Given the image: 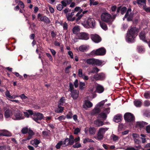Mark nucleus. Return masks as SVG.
Returning a JSON list of instances; mask_svg holds the SVG:
<instances>
[{"label": "nucleus", "instance_id": "51", "mask_svg": "<svg viewBox=\"0 0 150 150\" xmlns=\"http://www.w3.org/2000/svg\"><path fill=\"white\" fill-rule=\"evenodd\" d=\"M3 131H4V132L0 133V136H8L7 134V131L6 130H3Z\"/></svg>", "mask_w": 150, "mask_h": 150}, {"label": "nucleus", "instance_id": "6", "mask_svg": "<svg viewBox=\"0 0 150 150\" xmlns=\"http://www.w3.org/2000/svg\"><path fill=\"white\" fill-rule=\"evenodd\" d=\"M43 115L40 113H37L34 114L32 117L33 119L38 123H40V121L43 117Z\"/></svg>", "mask_w": 150, "mask_h": 150}, {"label": "nucleus", "instance_id": "61", "mask_svg": "<svg viewBox=\"0 0 150 150\" xmlns=\"http://www.w3.org/2000/svg\"><path fill=\"white\" fill-rule=\"evenodd\" d=\"M71 68V65H70L66 68L65 72L66 73H68L69 71V69Z\"/></svg>", "mask_w": 150, "mask_h": 150}, {"label": "nucleus", "instance_id": "4", "mask_svg": "<svg viewBox=\"0 0 150 150\" xmlns=\"http://www.w3.org/2000/svg\"><path fill=\"white\" fill-rule=\"evenodd\" d=\"M105 49L103 47L99 48L96 50H93L91 53L92 55H103L106 53Z\"/></svg>", "mask_w": 150, "mask_h": 150}, {"label": "nucleus", "instance_id": "3", "mask_svg": "<svg viewBox=\"0 0 150 150\" xmlns=\"http://www.w3.org/2000/svg\"><path fill=\"white\" fill-rule=\"evenodd\" d=\"M83 26L86 28H95L96 26L95 20L93 18H88L86 22V23L84 24Z\"/></svg>", "mask_w": 150, "mask_h": 150}, {"label": "nucleus", "instance_id": "57", "mask_svg": "<svg viewBox=\"0 0 150 150\" xmlns=\"http://www.w3.org/2000/svg\"><path fill=\"white\" fill-rule=\"evenodd\" d=\"M143 8L146 12L150 13V7H146L145 6H143Z\"/></svg>", "mask_w": 150, "mask_h": 150}, {"label": "nucleus", "instance_id": "44", "mask_svg": "<svg viewBox=\"0 0 150 150\" xmlns=\"http://www.w3.org/2000/svg\"><path fill=\"white\" fill-rule=\"evenodd\" d=\"M144 96L146 99L150 98V92L146 91L144 94Z\"/></svg>", "mask_w": 150, "mask_h": 150}, {"label": "nucleus", "instance_id": "41", "mask_svg": "<svg viewBox=\"0 0 150 150\" xmlns=\"http://www.w3.org/2000/svg\"><path fill=\"white\" fill-rule=\"evenodd\" d=\"M102 63V61L98 59H94V64L99 66L101 65Z\"/></svg>", "mask_w": 150, "mask_h": 150}, {"label": "nucleus", "instance_id": "32", "mask_svg": "<svg viewBox=\"0 0 150 150\" xmlns=\"http://www.w3.org/2000/svg\"><path fill=\"white\" fill-rule=\"evenodd\" d=\"M147 125L148 123L143 121L139 122H137V125L139 126L140 127H144V126Z\"/></svg>", "mask_w": 150, "mask_h": 150}, {"label": "nucleus", "instance_id": "25", "mask_svg": "<svg viewBox=\"0 0 150 150\" xmlns=\"http://www.w3.org/2000/svg\"><path fill=\"white\" fill-rule=\"evenodd\" d=\"M28 136L27 138V139L29 140L33 137V136L34 134V133L32 130L29 129L28 132Z\"/></svg>", "mask_w": 150, "mask_h": 150}, {"label": "nucleus", "instance_id": "2", "mask_svg": "<svg viewBox=\"0 0 150 150\" xmlns=\"http://www.w3.org/2000/svg\"><path fill=\"white\" fill-rule=\"evenodd\" d=\"M101 18L102 21L108 23L109 25L112 24L113 22L111 15L107 12L103 13L101 15Z\"/></svg>", "mask_w": 150, "mask_h": 150}, {"label": "nucleus", "instance_id": "46", "mask_svg": "<svg viewBox=\"0 0 150 150\" xmlns=\"http://www.w3.org/2000/svg\"><path fill=\"white\" fill-rule=\"evenodd\" d=\"M66 117L65 116L62 115L60 116H59L57 118H55V120H58L59 121H61L62 120H64L66 119Z\"/></svg>", "mask_w": 150, "mask_h": 150}, {"label": "nucleus", "instance_id": "33", "mask_svg": "<svg viewBox=\"0 0 150 150\" xmlns=\"http://www.w3.org/2000/svg\"><path fill=\"white\" fill-rule=\"evenodd\" d=\"M65 99L64 97H62L59 101L58 105H63L65 103Z\"/></svg>", "mask_w": 150, "mask_h": 150}, {"label": "nucleus", "instance_id": "49", "mask_svg": "<svg viewBox=\"0 0 150 150\" xmlns=\"http://www.w3.org/2000/svg\"><path fill=\"white\" fill-rule=\"evenodd\" d=\"M73 114L71 112H69L66 115L67 118L68 119H71L72 118Z\"/></svg>", "mask_w": 150, "mask_h": 150}, {"label": "nucleus", "instance_id": "53", "mask_svg": "<svg viewBox=\"0 0 150 150\" xmlns=\"http://www.w3.org/2000/svg\"><path fill=\"white\" fill-rule=\"evenodd\" d=\"M63 8V7L61 4H58L57 6V9L59 11H61Z\"/></svg>", "mask_w": 150, "mask_h": 150}, {"label": "nucleus", "instance_id": "38", "mask_svg": "<svg viewBox=\"0 0 150 150\" xmlns=\"http://www.w3.org/2000/svg\"><path fill=\"white\" fill-rule=\"evenodd\" d=\"M99 116L103 119L104 120L106 118L107 115V114L105 112H101L99 115Z\"/></svg>", "mask_w": 150, "mask_h": 150}, {"label": "nucleus", "instance_id": "29", "mask_svg": "<svg viewBox=\"0 0 150 150\" xmlns=\"http://www.w3.org/2000/svg\"><path fill=\"white\" fill-rule=\"evenodd\" d=\"M85 105H86L87 108H91L93 106L92 103L90 101L87 100L85 101ZM84 107H85V105H83Z\"/></svg>", "mask_w": 150, "mask_h": 150}, {"label": "nucleus", "instance_id": "37", "mask_svg": "<svg viewBox=\"0 0 150 150\" xmlns=\"http://www.w3.org/2000/svg\"><path fill=\"white\" fill-rule=\"evenodd\" d=\"M60 105H58V108L57 109L56 112L57 113H62L64 110V108L62 106H60Z\"/></svg>", "mask_w": 150, "mask_h": 150}, {"label": "nucleus", "instance_id": "42", "mask_svg": "<svg viewBox=\"0 0 150 150\" xmlns=\"http://www.w3.org/2000/svg\"><path fill=\"white\" fill-rule=\"evenodd\" d=\"M88 142H94L93 140L90 139L88 138H86L84 139L83 142V143L84 144H85Z\"/></svg>", "mask_w": 150, "mask_h": 150}, {"label": "nucleus", "instance_id": "40", "mask_svg": "<svg viewBox=\"0 0 150 150\" xmlns=\"http://www.w3.org/2000/svg\"><path fill=\"white\" fill-rule=\"evenodd\" d=\"M137 50L139 52L142 53L144 51V49L142 46H138L137 47Z\"/></svg>", "mask_w": 150, "mask_h": 150}, {"label": "nucleus", "instance_id": "45", "mask_svg": "<svg viewBox=\"0 0 150 150\" xmlns=\"http://www.w3.org/2000/svg\"><path fill=\"white\" fill-rule=\"evenodd\" d=\"M99 69L97 67H95L93 68L90 72L92 73H97L99 71Z\"/></svg>", "mask_w": 150, "mask_h": 150}, {"label": "nucleus", "instance_id": "16", "mask_svg": "<svg viewBox=\"0 0 150 150\" xmlns=\"http://www.w3.org/2000/svg\"><path fill=\"white\" fill-rule=\"evenodd\" d=\"M40 21L44 22L46 23H50V19L46 16L40 17Z\"/></svg>", "mask_w": 150, "mask_h": 150}, {"label": "nucleus", "instance_id": "9", "mask_svg": "<svg viewBox=\"0 0 150 150\" xmlns=\"http://www.w3.org/2000/svg\"><path fill=\"white\" fill-rule=\"evenodd\" d=\"M78 38L80 39L87 40L89 38V37L88 34L85 33H81L79 34Z\"/></svg>", "mask_w": 150, "mask_h": 150}, {"label": "nucleus", "instance_id": "17", "mask_svg": "<svg viewBox=\"0 0 150 150\" xmlns=\"http://www.w3.org/2000/svg\"><path fill=\"white\" fill-rule=\"evenodd\" d=\"M120 10L121 14L123 15L126 12L127 10V8L126 7H124L121 9V7L120 6L117 8V13H118L119 12Z\"/></svg>", "mask_w": 150, "mask_h": 150}, {"label": "nucleus", "instance_id": "47", "mask_svg": "<svg viewBox=\"0 0 150 150\" xmlns=\"http://www.w3.org/2000/svg\"><path fill=\"white\" fill-rule=\"evenodd\" d=\"M62 146V141H60L56 145V147L57 149H59L60 148L61 146Z\"/></svg>", "mask_w": 150, "mask_h": 150}, {"label": "nucleus", "instance_id": "5", "mask_svg": "<svg viewBox=\"0 0 150 150\" xmlns=\"http://www.w3.org/2000/svg\"><path fill=\"white\" fill-rule=\"evenodd\" d=\"M24 118L22 112L20 110H17L15 112L14 116L12 118L15 120H20L23 119Z\"/></svg>", "mask_w": 150, "mask_h": 150}, {"label": "nucleus", "instance_id": "7", "mask_svg": "<svg viewBox=\"0 0 150 150\" xmlns=\"http://www.w3.org/2000/svg\"><path fill=\"white\" fill-rule=\"evenodd\" d=\"M125 120L126 122H133L134 120V115L129 112L126 113L124 115Z\"/></svg>", "mask_w": 150, "mask_h": 150}, {"label": "nucleus", "instance_id": "64", "mask_svg": "<svg viewBox=\"0 0 150 150\" xmlns=\"http://www.w3.org/2000/svg\"><path fill=\"white\" fill-rule=\"evenodd\" d=\"M49 132L43 131L42 132V135L44 136L47 137L48 136Z\"/></svg>", "mask_w": 150, "mask_h": 150}, {"label": "nucleus", "instance_id": "12", "mask_svg": "<svg viewBox=\"0 0 150 150\" xmlns=\"http://www.w3.org/2000/svg\"><path fill=\"white\" fill-rule=\"evenodd\" d=\"M71 97L74 99H76L78 97L79 91L76 90H74L71 91Z\"/></svg>", "mask_w": 150, "mask_h": 150}, {"label": "nucleus", "instance_id": "54", "mask_svg": "<svg viewBox=\"0 0 150 150\" xmlns=\"http://www.w3.org/2000/svg\"><path fill=\"white\" fill-rule=\"evenodd\" d=\"M82 70L81 69H79L78 71V76L80 77H83Z\"/></svg>", "mask_w": 150, "mask_h": 150}, {"label": "nucleus", "instance_id": "58", "mask_svg": "<svg viewBox=\"0 0 150 150\" xmlns=\"http://www.w3.org/2000/svg\"><path fill=\"white\" fill-rule=\"evenodd\" d=\"M104 104V101H102L98 103L96 105L97 106H98L100 108L103 106Z\"/></svg>", "mask_w": 150, "mask_h": 150}, {"label": "nucleus", "instance_id": "18", "mask_svg": "<svg viewBox=\"0 0 150 150\" xmlns=\"http://www.w3.org/2000/svg\"><path fill=\"white\" fill-rule=\"evenodd\" d=\"M31 144L36 147L38 146V145L40 143V141L37 139H35L30 142Z\"/></svg>", "mask_w": 150, "mask_h": 150}, {"label": "nucleus", "instance_id": "43", "mask_svg": "<svg viewBox=\"0 0 150 150\" xmlns=\"http://www.w3.org/2000/svg\"><path fill=\"white\" fill-rule=\"evenodd\" d=\"M103 134L101 133L98 131V133L97 138L98 140H101L103 139Z\"/></svg>", "mask_w": 150, "mask_h": 150}, {"label": "nucleus", "instance_id": "20", "mask_svg": "<svg viewBox=\"0 0 150 150\" xmlns=\"http://www.w3.org/2000/svg\"><path fill=\"white\" fill-rule=\"evenodd\" d=\"M88 130L90 134L91 135L94 134L96 131L95 128L93 127H90L88 129Z\"/></svg>", "mask_w": 150, "mask_h": 150}, {"label": "nucleus", "instance_id": "62", "mask_svg": "<svg viewBox=\"0 0 150 150\" xmlns=\"http://www.w3.org/2000/svg\"><path fill=\"white\" fill-rule=\"evenodd\" d=\"M63 26L64 30H67V29L68 25L66 22H64Z\"/></svg>", "mask_w": 150, "mask_h": 150}, {"label": "nucleus", "instance_id": "63", "mask_svg": "<svg viewBox=\"0 0 150 150\" xmlns=\"http://www.w3.org/2000/svg\"><path fill=\"white\" fill-rule=\"evenodd\" d=\"M5 94L7 97L10 98L11 95H10V92L8 90H7L6 91Z\"/></svg>", "mask_w": 150, "mask_h": 150}, {"label": "nucleus", "instance_id": "56", "mask_svg": "<svg viewBox=\"0 0 150 150\" xmlns=\"http://www.w3.org/2000/svg\"><path fill=\"white\" fill-rule=\"evenodd\" d=\"M80 132V129L79 128H76L75 129L74 134L76 135L78 134Z\"/></svg>", "mask_w": 150, "mask_h": 150}, {"label": "nucleus", "instance_id": "13", "mask_svg": "<svg viewBox=\"0 0 150 150\" xmlns=\"http://www.w3.org/2000/svg\"><path fill=\"white\" fill-rule=\"evenodd\" d=\"M73 144L72 142L71 141V139L68 138L66 139L64 142L62 141V147H65L69 145H72Z\"/></svg>", "mask_w": 150, "mask_h": 150}, {"label": "nucleus", "instance_id": "55", "mask_svg": "<svg viewBox=\"0 0 150 150\" xmlns=\"http://www.w3.org/2000/svg\"><path fill=\"white\" fill-rule=\"evenodd\" d=\"M150 105V102L147 100H145L144 102V105L145 106H148Z\"/></svg>", "mask_w": 150, "mask_h": 150}, {"label": "nucleus", "instance_id": "39", "mask_svg": "<svg viewBox=\"0 0 150 150\" xmlns=\"http://www.w3.org/2000/svg\"><path fill=\"white\" fill-rule=\"evenodd\" d=\"M100 111V108L96 105L93 110V112L94 114H95L99 113Z\"/></svg>", "mask_w": 150, "mask_h": 150}, {"label": "nucleus", "instance_id": "1", "mask_svg": "<svg viewBox=\"0 0 150 150\" xmlns=\"http://www.w3.org/2000/svg\"><path fill=\"white\" fill-rule=\"evenodd\" d=\"M137 32V29L136 27L131 28L128 29L126 38V41L129 42H134L136 36Z\"/></svg>", "mask_w": 150, "mask_h": 150}, {"label": "nucleus", "instance_id": "22", "mask_svg": "<svg viewBox=\"0 0 150 150\" xmlns=\"http://www.w3.org/2000/svg\"><path fill=\"white\" fill-rule=\"evenodd\" d=\"M24 115L27 117H29L30 115H32L33 114L32 111L31 110H28L26 111L23 112Z\"/></svg>", "mask_w": 150, "mask_h": 150}, {"label": "nucleus", "instance_id": "35", "mask_svg": "<svg viewBox=\"0 0 150 150\" xmlns=\"http://www.w3.org/2000/svg\"><path fill=\"white\" fill-rule=\"evenodd\" d=\"M131 12V11L129 13V14L127 15V20L128 21H132L133 19V14Z\"/></svg>", "mask_w": 150, "mask_h": 150}, {"label": "nucleus", "instance_id": "50", "mask_svg": "<svg viewBox=\"0 0 150 150\" xmlns=\"http://www.w3.org/2000/svg\"><path fill=\"white\" fill-rule=\"evenodd\" d=\"M85 86V83L82 82H80L79 84V87L80 89H83L84 88Z\"/></svg>", "mask_w": 150, "mask_h": 150}, {"label": "nucleus", "instance_id": "34", "mask_svg": "<svg viewBox=\"0 0 150 150\" xmlns=\"http://www.w3.org/2000/svg\"><path fill=\"white\" fill-rule=\"evenodd\" d=\"M111 137H112L113 141L115 142H117L120 138L118 136H116L114 134H112L111 135Z\"/></svg>", "mask_w": 150, "mask_h": 150}, {"label": "nucleus", "instance_id": "60", "mask_svg": "<svg viewBox=\"0 0 150 150\" xmlns=\"http://www.w3.org/2000/svg\"><path fill=\"white\" fill-rule=\"evenodd\" d=\"M73 147L74 148H78L81 146V144L79 143H76L73 145Z\"/></svg>", "mask_w": 150, "mask_h": 150}, {"label": "nucleus", "instance_id": "11", "mask_svg": "<svg viewBox=\"0 0 150 150\" xmlns=\"http://www.w3.org/2000/svg\"><path fill=\"white\" fill-rule=\"evenodd\" d=\"M13 115V113L11 110H7L4 112V117L6 119L11 117Z\"/></svg>", "mask_w": 150, "mask_h": 150}, {"label": "nucleus", "instance_id": "48", "mask_svg": "<svg viewBox=\"0 0 150 150\" xmlns=\"http://www.w3.org/2000/svg\"><path fill=\"white\" fill-rule=\"evenodd\" d=\"M28 132V128L26 127L23 128L21 130V132L23 134H26Z\"/></svg>", "mask_w": 150, "mask_h": 150}, {"label": "nucleus", "instance_id": "23", "mask_svg": "<svg viewBox=\"0 0 150 150\" xmlns=\"http://www.w3.org/2000/svg\"><path fill=\"white\" fill-rule=\"evenodd\" d=\"M96 91L98 93H101L104 91V88L102 86L98 85L96 88Z\"/></svg>", "mask_w": 150, "mask_h": 150}, {"label": "nucleus", "instance_id": "36", "mask_svg": "<svg viewBox=\"0 0 150 150\" xmlns=\"http://www.w3.org/2000/svg\"><path fill=\"white\" fill-rule=\"evenodd\" d=\"M86 62L89 64H94V59L91 58L88 59L86 60Z\"/></svg>", "mask_w": 150, "mask_h": 150}, {"label": "nucleus", "instance_id": "19", "mask_svg": "<svg viewBox=\"0 0 150 150\" xmlns=\"http://www.w3.org/2000/svg\"><path fill=\"white\" fill-rule=\"evenodd\" d=\"M134 103L135 105L137 107H140L142 105V102L141 100H135Z\"/></svg>", "mask_w": 150, "mask_h": 150}, {"label": "nucleus", "instance_id": "28", "mask_svg": "<svg viewBox=\"0 0 150 150\" xmlns=\"http://www.w3.org/2000/svg\"><path fill=\"white\" fill-rule=\"evenodd\" d=\"M100 25L101 28L105 30H108V27L106 24L103 22H100Z\"/></svg>", "mask_w": 150, "mask_h": 150}, {"label": "nucleus", "instance_id": "27", "mask_svg": "<svg viewBox=\"0 0 150 150\" xmlns=\"http://www.w3.org/2000/svg\"><path fill=\"white\" fill-rule=\"evenodd\" d=\"M66 17L67 20L69 21H73L75 20V17H72V16L70 15H69V13L67 14L66 15Z\"/></svg>", "mask_w": 150, "mask_h": 150}, {"label": "nucleus", "instance_id": "10", "mask_svg": "<svg viewBox=\"0 0 150 150\" xmlns=\"http://www.w3.org/2000/svg\"><path fill=\"white\" fill-rule=\"evenodd\" d=\"M105 77V75L103 73L97 74L93 76L94 78L96 80H103Z\"/></svg>", "mask_w": 150, "mask_h": 150}, {"label": "nucleus", "instance_id": "59", "mask_svg": "<svg viewBox=\"0 0 150 150\" xmlns=\"http://www.w3.org/2000/svg\"><path fill=\"white\" fill-rule=\"evenodd\" d=\"M145 129L147 133L150 134V125L147 126Z\"/></svg>", "mask_w": 150, "mask_h": 150}, {"label": "nucleus", "instance_id": "24", "mask_svg": "<svg viewBox=\"0 0 150 150\" xmlns=\"http://www.w3.org/2000/svg\"><path fill=\"white\" fill-rule=\"evenodd\" d=\"M146 0H137V2L139 6L143 5V6L146 5Z\"/></svg>", "mask_w": 150, "mask_h": 150}, {"label": "nucleus", "instance_id": "30", "mask_svg": "<svg viewBox=\"0 0 150 150\" xmlns=\"http://www.w3.org/2000/svg\"><path fill=\"white\" fill-rule=\"evenodd\" d=\"M79 50L81 52H84L87 50V47L86 45H82L79 47Z\"/></svg>", "mask_w": 150, "mask_h": 150}, {"label": "nucleus", "instance_id": "31", "mask_svg": "<svg viewBox=\"0 0 150 150\" xmlns=\"http://www.w3.org/2000/svg\"><path fill=\"white\" fill-rule=\"evenodd\" d=\"M79 30L80 29L78 26L74 27L72 29L73 33L76 34H77L79 32Z\"/></svg>", "mask_w": 150, "mask_h": 150}, {"label": "nucleus", "instance_id": "8", "mask_svg": "<svg viewBox=\"0 0 150 150\" xmlns=\"http://www.w3.org/2000/svg\"><path fill=\"white\" fill-rule=\"evenodd\" d=\"M91 40L96 43H98L101 41V38L97 34H91Z\"/></svg>", "mask_w": 150, "mask_h": 150}, {"label": "nucleus", "instance_id": "52", "mask_svg": "<svg viewBox=\"0 0 150 150\" xmlns=\"http://www.w3.org/2000/svg\"><path fill=\"white\" fill-rule=\"evenodd\" d=\"M132 10L131 8L128 9L127 12L126 13V14L125 16V17L123 18V20H124L125 19V18H127V15L129 14V12H130Z\"/></svg>", "mask_w": 150, "mask_h": 150}, {"label": "nucleus", "instance_id": "15", "mask_svg": "<svg viewBox=\"0 0 150 150\" xmlns=\"http://www.w3.org/2000/svg\"><path fill=\"white\" fill-rule=\"evenodd\" d=\"M122 119V116L118 114L114 116L113 120L116 122H120Z\"/></svg>", "mask_w": 150, "mask_h": 150}, {"label": "nucleus", "instance_id": "26", "mask_svg": "<svg viewBox=\"0 0 150 150\" xmlns=\"http://www.w3.org/2000/svg\"><path fill=\"white\" fill-rule=\"evenodd\" d=\"M109 129L108 128L101 127L99 129L98 132L104 134L105 132Z\"/></svg>", "mask_w": 150, "mask_h": 150}, {"label": "nucleus", "instance_id": "14", "mask_svg": "<svg viewBox=\"0 0 150 150\" xmlns=\"http://www.w3.org/2000/svg\"><path fill=\"white\" fill-rule=\"evenodd\" d=\"M139 37L141 40L144 42H146L145 40V33L144 31H142L139 33Z\"/></svg>", "mask_w": 150, "mask_h": 150}, {"label": "nucleus", "instance_id": "21", "mask_svg": "<svg viewBox=\"0 0 150 150\" xmlns=\"http://www.w3.org/2000/svg\"><path fill=\"white\" fill-rule=\"evenodd\" d=\"M94 123L98 127L104 125L103 122L98 119L95 121H94Z\"/></svg>", "mask_w": 150, "mask_h": 150}]
</instances>
